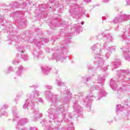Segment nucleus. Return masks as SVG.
<instances>
[{
	"instance_id": "58836bf2",
	"label": "nucleus",
	"mask_w": 130,
	"mask_h": 130,
	"mask_svg": "<svg viewBox=\"0 0 130 130\" xmlns=\"http://www.w3.org/2000/svg\"><path fill=\"white\" fill-rule=\"evenodd\" d=\"M105 19H106V17L104 16L102 17V20H104Z\"/></svg>"
},
{
	"instance_id": "f3484780",
	"label": "nucleus",
	"mask_w": 130,
	"mask_h": 130,
	"mask_svg": "<svg viewBox=\"0 0 130 130\" xmlns=\"http://www.w3.org/2000/svg\"><path fill=\"white\" fill-rule=\"evenodd\" d=\"M41 70L44 74V75H47L49 74V72H50V68L47 66H43L41 67Z\"/></svg>"
},
{
	"instance_id": "c756f323",
	"label": "nucleus",
	"mask_w": 130,
	"mask_h": 130,
	"mask_svg": "<svg viewBox=\"0 0 130 130\" xmlns=\"http://www.w3.org/2000/svg\"><path fill=\"white\" fill-rule=\"evenodd\" d=\"M38 101L40 102V103H41V104H43L44 101L43 99H42V98H39L38 99Z\"/></svg>"
},
{
	"instance_id": "4468645a",
	"label": "nucleus",
	"mask_w": 130,
	"mask_h": 130,
	"mask_svg": "<svg viewBox=\"0 0 130 130\" xmlns=\"http://www.w3.org/2000/svg\"><path fill=\"white\" fill-rule=\"evenodd\" d=\"M23 71H24V67L22 66H19L18 67L17 71L15 72V76L16 77H21L23 75Z\"/></svg>"
},
{
	"instance_id": "1a4fd4ad",
	"label": "nucleus",
	"mask_w": 130,
	"mask_h": 130,
	"mask_svg": "<svg viewBox=\"0 0 130 130\" xmlns=\"http://www.w3.org/2000/svg\"><path fill=\"white\" fill-rule=\"evenodd\" d=\"M22 16H24V12L21 11L13 12L10 15L11 17L14 18V21L17 22V24L20 25L22 27H24L27 25V22L21 18Z\"/></svg>"
},
{
	"instance_id": "c9c22d12",
	"label": "nucleus",
	"mask_w": 130,
	"mask_h": 130,
	"mask_svg": "<svg viewBox=\"0 0 130 130\" xmlns=\"http://www.w3.org/2000/svg\"><path fill=\"white\" fill-rule=\"evenodd\" d=\"M23 5L24 7H26V6H27V3H26V2H24L23 3Z\"/></svg>"
},
{
	"instance_id": "72a5a7b5",
	"label": "nucleus",
	"mask_w": 130,
	"mask_h": 130,
	"mask_svg": "<svg viewBox=\"0 0 130 130\" xmlns=\"http://www.w3.org/2000/svg\"><path fill=\"white\" fill-rule=\"evenodd\" d=\"M103 3H108L109 0H102Z\"/></svg>"
},
{
	"instance_id": "e433bc0d",
	"label": "nucleus",
	"mask_w": 130,
	"mask_h": 130,
	"mask_svg": "<svg viewBox=\"0 0 130 130\" xmlns=\"http://www.w3.org/2000/svg\"><path fill=\"white\" fill-rule=\"evenodd\" d=\"M27 1H28V4H29L30 5H32V3H31V0H27Z\"/></svg>"
},
{
	"instance_id": "20e7f679",
	"label": "nucleus",
	"mask_w": 130,
	"mask_h": 130,
	"mask_svg": "<svg viewBox=\"0 0 130 130\" xmlns=\"http://www.w3.org/2000/svg\"><path fill=\"white\" fill-rule=\"evenodd\" d=\"M40 91L39 90H34L30 94L29 99H27L25 103L23 105V109H30V112L34 114V117L32 121H37L38 119L42 117V114L39 112L38 109H34L35 104H36V100L39 96H40Z\"/></svg>"
},
{
	"instance_id": "9b49d317",
	"label": "nucleus",
	"mask_w": 130,
	"mask_h": 130,
	"mask_svg": "<svg viewBox=\"0 0 130 130\" xmlns=\"http://www.w3.org/2000/svg\"><path fill=\"white\" fill-rule=\"evenodd\" d=\"M63 24H64V22L62 21V20L58 18H55L52 21L50 22L49 26H50L51 29H55L56 27H62Z\"/></svg>"
},
{
	"instance_id": "7c9ffc66",
	"label": "nucleus",
	"mask_w": 130,
	"mask_h": 130,
	"mask_svg": "<svg viewBox=\"0 0 130 130\" xmlns=\"http://www.w3.org/2000/svg\"><path fill=\"white\" fill-rule=\"evenodd\" d=\"M19 63V60H14L13 61V64H18Z\"/></svg>"
},
{
	"instance_id": "ddd939ff",
	"label": "nucleus",
	"mask_w": 130,
	"mask_h": 130,
	"mask_svg": "<svg viewBox=\"0 0 130 130\" xmlns=\"http://www.w3.org/2000/svg\"><path fill=\"white\" fill-rule=\"evenodd\" d=\"M121 49L123 51V54L125 55V59L126 60H128L129 61L130 60V56L128 54V52H129V50L127 48L123 47L121 48Z\"/></svg>"
},
{
	"instance_id": "6ab92c4d",
	"label": "nucleus",
	"mask_w": 130,
	"mask_h": 130,
	"mask_svg": "<svg viewBox=\"0 0 130 130\" xmlns=\"http://www.w3.org/2000/svg\"><path fill=\"white\" fill-rule=\"evenodd\" d=\"M56 83L59 87H62V86H64V85H66V83L62 82L61 80H60V78L56 79Z\"/></svg>"
},
{
	"instance_id": "393cba45",
	"label": "nucleus",
	"mask_w": 130,
	"mask_h": 130,
	"mask_svg": "<svg viewBox=\"0 0 130 130\" xmlns=\"http://www.w3.org/2000/svg\"><path fill=\"white\" fill-rule=\"evenodd\" d=\"M29 87L30 88H34V89H36L37 88H39V84H34L32 85H30Z\"/></svg>"
},
{
	"instance_id": "49530a36",
	"label": "nucleus",
	"mask_w": 130,
	"mask_h": 130,
	"mask_svg": "<svg viewBox=\"0 0 130 130\" xmlns=\"http://www.w3.org/2000/svg\"><path fill=\"white\" fill-rule=\"evenodd\" d=\"M27 96L29 97V94Z\"/></svg>"
},
{
	"instance_id": "f03ea898",
	"label": "nucleus",
	"mask_w": 130,
	"mask_h": 130,
	"mask_svg": "<svg viewBox=\"0 0 130 130\" xmlns=\"http://www.w3.org/2000/svg\"><path fill=\"white\" fill-rule=\"evenodd\" d=\"M92 50L93 51L95 55L94 56V66L92 67L91 65L87 66V70L88 71H96V68H101L103 69L104 62L105 60H104V54L105 53V49L108 51L105 54L106 59H109L112 53V51H115V46H108L106 43H104L103 46H101V43H98L91 47Z\"/></svg>"
},
{
	"instance_id": "37998d69",
	"label": "nucleus",
	"mask_w": 130,
	"mask_h": 130,
	"mask_svg": "<svg viewBox=\"0 0 130 130\" xmlns=\"http://www.w3.org/2000/svg\"><path fill=\"white\" fill-rule=\"evenodd\" d=\"M78 25H80V23H78Z\"/></svg>"
},
{
	"instance_id": "bb28decb",
	"label": "nucleus",
	"mask_w": 130,
	"mask_h": 130,
	"mask_svg": "<svg viewBox=\"0 0 130 130\" xmlns=\"http://www.w3.org/2000/svg\"><path fill=\"white\" fill-rule=\"evenodd\" d=\"M45 88L48 89V90H51V89H52V86L49 85H46L45 86Z\"/></svg>"
},
{
	"instance_id": "79ce46f5",
	"label": "nucleus",
	"mask_w": 130,
	"mask_h": 130,
	"mask_svg": "<svg viewBox=\"0 0 130 130\" xmlns=\"http://www.w3.org/2000/svg\"><path fill=\"white\" fill-rule=\"evenodd\" d=\"M58 73V71H56V74H57Z\"/></svg>"
},
{
	"instance_id": "473e14b6",
	"label": "nucleus",
	"mask_w": 130,
	"mask_h": 130,
	"mask_svg": "<svg viewBox=\"0 0 130 130\" xmlns=\"http://www.w3.org/2000/svg\"><path fill=\"white\" fill-rule=\"evenodd\" d=\"M5 21V20H4V18H2L0 17V23H3V22H4Z\"/></svg>"
},
{
	"instance_id": "a19ab883",
	"label": "nucleus",
	"mask_w": 130,
	"mask_h": 130,
	"mask_svg": "<svg viewBox=\"0 0 130 130\" xmlns=\"http://www.w3.org/2000/svg\"><path fill=\"white\" fill-rule=\"evenodd\" d=\"M26 48H30V46H27Z\"/></svg>"
},
{
	"instance_id": "b1692460",
	"label": "nucleus",
	"mask_w": 130,
	"mask_h": 130,
	"mask_svg": "<svg viewBox=\"0 0 130 130\" xmlns=\"http://www.w3.org/2000/svg\"><path fill=\"white\" fill-rule=\"evenodd\" d=\"M44 6H45V5H42L41 6H39V8L41 12H43V11H44V10L46 9V7H44Z\"/></svg>"
},
{
	"instance_id": "c85d7f7f",
	"label": "nucleus",
	"mask_w": 130,
	"mask_h": 130,
	"mask_svg": "<svg viewBox=\"0 0 130 130\" xmlns=\"http://www.w3.org/2000/svg\"><path fill=\"white\" fill-rule=\"evenodd\" d=\"M3 108H4V109H8V108H9V105L6 104H4L3 106Z\"/></svg>"
},
{
	"instance_id": "4c0bfd02",
	"label": "nucleus",
	"mask_w": 130,
	"mask_h": 130,
	"mask_svg": "<svg viewBox=\"0 0 130 130\" xmlns=\"http://www.w3.org/2000/svg\"><path fill=\"white\" fill-rule=\"evenodd\" d=\"M104 69V71H107V70H108V68H103Z\"/></svg>"
},
{
	"instance_id": "f257e3e1",
	"label": "nucleus",
	"mask_w": 130,
	"mask_h": 130,
	"mask_svg": "<svg viewBox=\"0 0 130 130\" xmlns=\"http://www.w3.org/2000/svg\"><path fill=\"white\" fill-rule=\"evenodd\" d=\"M80 25L75 24L74 28L72 29L71 32H69V28H65L64 31L60 30V34L64 36L65 40L62 42L60 49L58 47H56L53 49H49V48H46V52L49 53L51 51H53L54 53L51 58H49L50 60L55 59L56 61H60L61 62H66L67 58L70 59V56H67L69 53V43H71V39L73 34L74 35H78L80 34Z\"/></svg>"
},
{
	"instance_id": "0eeeda50",
	"label": "nucleus",
	"mask_w": 130,
	"mask_h": 130,
	"mask_svg": "<svg viewBox=\"0 0 130 130\" xmlns=\"http://www.w3.org/2000/svg\"><path fill=\"white\" fill-rule=\"evenodd\" d=\"M70 13L73 18H76V17L80 18L83 15L89 18V16H87V14H85V11L83 7L79 5L73 4L70 5Z\"/></svg>"
},
{
	"instance_id": "a211bd4d",
	"label": "nucleus",
	"mask_w": 130,
	"mask_h": 130,
	"mask_svg": "<svg viewBox=\"0 0 130 130\" xmlns=\"http://www.w3.org/2000/svg\"><path fill=\"white\" fill-rule=\"evenodd\" d=\"M114 69H116L120 66V61L118 59H115L114 62H112Z\"/></svg>"
},
{
	"instance_id": "9d476101",
	"label": "nucleus",
	"mask_w": 130,
	"mask_h": 130,
	"mask_svg": "<svg viewBox=\"0 0 130 130\" xmlns=\"http://www.w3.org/2000/svg\"><path fill=\"white\" fill-rule=\"evenodd\" d=\"M15 47L18 51V54L16 55L17 57H18L19 55H20V53H22L20 55V58H22V59L24 60V61L29 60V57L28 55L23 54L24 50H25V47L24 46L21 45L20 43L17 42V44L15 45Z\"/></svg>"
},
{
	"instance_id": "39448f33",
	"label": "nucleus",
	"mask_w": 130,
	"mask_h": 130,
	"mask_svg": "<svg viewBox=\"0 0 130 130\" xmlns=\"http://www.w3.org/2000/svg\"><path fill=\"white\" fill-rule=\"evenodd\" d=\"M48 41V39H45L44 38H41L39 37H36L33 41H32V39H29V42L36 45V47L34 49V51L32 53L34 55V59H39V58H41V57H42V55H43V52L40 50L39 46L42 45L43 43H47Z\"/></svg>"
},
{
	"instance_id": "f704fd0d",
	"label": "nucleus",
	"mask_w": 130,
	"mask_h": 130,
	"mask_svg": "<svg viewBox=\"0 0 130 130\" xmlns=\"http://www.w3.org/2000/svg\"><path fill=\"white\" fill-rule=\"evenodd\" d=\"M112 122H113V120H111L110 121H108V123L110 124H111V123H112Z\"/></svg>"
},
{
	"instance_id": "aec40b11",
	"label": "nucleus",
	"mask_w": 130,
	"mask_h": 130,
	"mask_svg": "<svg viewBox=\"0 0 130 130\" xmlns=\"http://www.w3.org/2000/svg\"><path fill=\"white\" fill-rule=\"evenodd\" d=\"M123 110V107H122L120 105H118L116 106V112L118 113Z\"/></svg>"
},
{
	"instance_id": "5701e85b",
	"label": "nucleus",
	"mask_w": 130,
	"mask_h": 130,
	"mask_svg": "<svg viewBox=\"0 0 130 130\" xmlns=\"http://www.w3.org/2000/svg\"><path fill=\"white\" fill-rule=\"evenodd\" d=\"M6 29H7V32L8 33H10V36H13V28H11V27H7L6 28Z\"/></svg>"
},
{
	"instance_id": "c03bdc74",
	"label": "nucleus",
	"mask_w": 130,
	"mask_h": 130,
	"mask_svg": "<svg viewBox=\"0 0 130 130\" xmlns=\"http://www.w3.org/2000/svg\"><path fill=\"white\" fill-rule=\"evenodd\" d=\"M112 70H113V71H114V69H112Z\"/></svg>"
},
{
	"instance_id": "2eb2a0df",
	"label": "nucleus",
	"mask_w": 130,
	"mask_h": 130,
	"mask_svg": "<svg viewBox=\"0 0 130 130\" xmlns=\"http://www.w3.org/2000/svg\"><path fill=\"white\" fill-rule=\"evenodd\" d=\"M102 36L106 37V43H109L110 42H112L113 38H112V36H111V35L108 34V35H106L105 33L103 32L102 34Z\"/></svg>"
},
{
	"instance_id": "412c9836",
	"label": "nucleus",
	"mask_w": 130,
	"mask_h": 130,
	"mask_svg": "<svg viewBox=\"0 0 130 130\" xmlns=\"http://www.w3.org/2000/svg\"><path fill=\"white\" fill-rule=\"evenodd\" d=\"M2 115H8V112L5 111L4 109L1 108L0 109V117H1Z\"/></svg>"
},
{
	"instance_id": "a878e982",
	"label": "nucleus",
	"mask_w": 130,
	"mask_h": 130,
	"mask_svg": "<svg viewBox=\"0 0 130 130\" xmlns=\"http://www.w3.org/2000/svg\"><path fill=\"white\" fill-rule=\"evenodd\" d=\"M24 35H23V37H22V36H19L18 37V40L19 41H22V40H24Z\"/></svg>"
},
{
	"instance_id": "a18cd8bd",
	"label": "nucleus",
	"mask_w": 130,
	"mask_h": 130,
	"mask_svg": "<svg viewBox=\"0 0 130 130\" xmlns=\"http://www.w3.org/2000/svg\"><path fill=\"white\" fill-rule=\"evenodd\" d=\"M107 18H108V16H107Z\"/></svg>"
},
{
	"instance_id": "7ed1b4c3",
	"label": "nucleus",
	"mask_w": 130,
	"mask_h": 130,
	"mask_svg": "<svg viewBox=\"0 0 130 130\" xmlns=\"http://www.w3.org/2000/svg\"><path fill=\"white\" fill-rule=\"evenodd\" d=\"M129 74V71L128 70H121L117 71V75L118 78H113L111 79L110 86L113 91H117V97L118 98H122V91H123V88L120 87L119 89H117V83L119 82L120 84H122L123 86H129L128 84H123L124 82H126L127 84H129L130 78H126L127 76Z\"/></svg>"
},
{
	"instance_id": "4be33fe9",
	"label": "nucleus",
	"mask_w": 130,
	"mask_h": 130,
	"mask_svg": "<svg viewBox=\"0 0 130 130\" xmlns=\"http://www.w3.org/2000/svg\"><path fill=\"white\" fill-rule=\"evenodd\" d=\"M14 71V68H13V67H9L8 68H7L5 73L6 74H9V73H11L12 72H13Z\"/></svg>"
},
{
	"instance_id": "2f4dec72",
	"label": "nucleus",
	"mask_w": 130,
	"mask_h": 130,
	"mask_svg": "<svg viewBox=\"0 0 130 130\" xmlns=\"http://www.w3.org/2000/svg\"><path fill=\"white\" fill-rule=\"evenodd\" d=\"M91 0H83V2H84V3H85V4H89V3H91Z\"/></svg>"
},
{
	"instance_id": "423d86ee",
	"label": "nucleus",
	"mask_w": 130,
	"mask_h": 130,
	"mask_svg": "<svg viewBox=\"0 0 130 130\" xmlns=\"http://www.w3.org/2000/svg\"><path fill=\"white\" fill-rule=\"evenodd\" d=\"M12 114L13 121H17V125L16 126L17 130H30V129H27L26 128L23 127L24 124H26V123L29 122V119L27 118H20L19 111L17 110V107H14L12 108Z\"/></svg>"
},
{
	"instance_id": "cd10ccee",
	"label": "nucleus",
	"mask_w": 130,
	"mask_h": 130,
	"mask_svg": "<svg viewBox=\"0 0 130 130\" xmlns=\"http://www.w3.org/2000/svg\"><path fill=\"white\" fill-rule=\"evenodd\" d=\"M11 5H12L14 8H18V5H19V3L17 2H15L14 3Z\"/></svg>"
},
{
	"instance_id": "dca6fc26",
	"label": "nucleus",
	"mask_w": 130,
	"mask_h": 130,
	"mask_svg": "<svg viewBox=\"0 0 130 130\" xmlns=\"http://www.w3.org/2000/svg\"><path fill=\"white\" fill-rule=\"evenodd\" d=\"M95 74H92L91 76L89 75H86L85 77H82L81 78V82H82V83H87V82H88V81H90L92 78V77H93V76Z\"/></svg>"
},
{
	"instance_id": "ea45409f",
	"label": "nucleus",
	"mask_w": 130,
	"mask_h": 130,
	"mask_svg": "<svg viewBox=\"0 0 130 130\" xmlns=\"http://www.w3.org/2000/svg\"><path fill=\"white\" fill-rule=\"evenodd\" d=\"M84 23L85 22L84 21H82V22H81V25H84Z\"/></svg>"
},
{
	"instance_id": "f8f14e48",
	"label": "nucleus",
	"mask_w": 130,
	"mask_h": 130,
	"mask_svg": "<svg viewBox=\"0 0 130 130\" xmlns=\"http://www.w3.org/2000/svg\"><path fill=\"white\" fill-rule=\"evenodd\" d=\"M49 2L48 3L49 8L52 9V11H55V7L58 8L59 10H61L63 8V6L59 3L55 4V0H49Z\"/></svg>"
},
{
	"instance_id": "6e6552de",
	"label": "nucleus",
	"mask_w": 130,
	"mask_h": 130,
	"mask_svg": "<svg viewBox=\"0 0 130 130\" xmlns=\"http://www.w3.org/2000/svg\"><path fill=\"white\" fill-rule=\"evenodd\" d=\"M130 19V15H127L124 13V12L121 11L120 13L116 16L114 19L110 21V23H113L114 24H121L123 22H126Z\"/></svg>"
}]
</instances>
